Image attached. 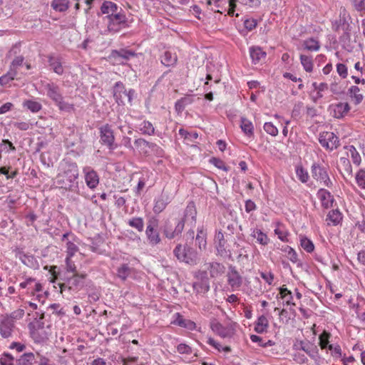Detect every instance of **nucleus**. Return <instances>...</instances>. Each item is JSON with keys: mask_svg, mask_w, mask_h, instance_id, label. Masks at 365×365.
Instances as JSON below:
<instances>
[{"mask_svg": "<svg viewBox=\"0 0 365 365\" xmlns=\"http://www.w3.org/2000/svg\"><path fill=\"white\" fill-rule=\"evenodd\" d=\"M197 211L194 202H190L187 204L183 217L175 221L167 220L163 226V232L166 238L169 240L175 239L180 236L185 226L187 223L191 227L196 223Z\"/></svg>", "mask_w": 365, "mask_h": 365, "instance_id": "nucleus-1", "label": "nucleus"}, {"mask_svg": "<svg viewBox=\"0 0 365 365\" xmlns=\"http://www.w3.org/2000/svg\"><path fill=\"white\" fill-rule=\"evenodd\" d=\"M78 168L76 163L65 162L61 165V172L56 176V182L61 188L74 190L78 187Z\"/></svg>", "mask_w": 365, "mask_h": 365, "instance_id": "nucleus-2", "label": "nucleus"}, {"mask_svg": "<svg viewBox=\"0 0 365 365\" xmlns=\"http://www.w3.org/2000/svg\"><path fill=\"white\" fill-rule=\"evenodd\" d=\"M173 254L180 262L190 265H195L200 260L197 251L187 244H178Z\"/></svg>", "mask_w": 365, "mask_h": 365, "instance_id": "nucleus-3", "label": "nucleus"}, {"mask_svg": "<svg viewBox=\"0 0 365 365\" xmlns=\"http://www.w3.org/2000/svg\"><path fill=\"white\" fill-rule=\"evenodd\" d=\"M105 19L107 21V28L110 32H118L126 26V17L120 12L116 13L115 15L107 16Z\"/></svg>", "mask_w": 365, "mask_h": 365, "instance_id": "nucleus-4", "label": "nucleus"}, {"mask_svg": "<svg viewBox=\"0 0 365 365\" xmlns=\"http://www.w3.org/2000/svg\"><path fill=\"white\" fill-rule=\"evenodd\" d=\"M100 141L103 145H106L109 150H113L117 148L115 143L113 131L108 124H106L99 128Z\"/></svg>", "mask_w": 365, "mask_h": 365, "instance_id": "nucleus-5", "label": "nucleus"}, {"mask_svg": "<svg viewBox=\"0 0 365 365\" xmlns=\"http://www.w3.org/2000/svg\"><path fill=\"white\" fill-rule=\"evenodd\" d=\"M20 48L17 45L14 46L9 51L7 56L11 58L14 56L10 66L9 70H11L16 75L19 73V68L22 66L24 63L25 58L23 55L19 54Z\"/></svg>", "mask_w": 365, "mask_h": 365, "instance_id": "nucleus-6", "label": "nucleus"}, {"mask_svg": "<svg viewBox=\"0 0 365 365\" xmlns=\"http://www.w3.org/2000/svg\"><path fill=\"white\" fill-rule=\"evenodd\" d=\"M210 328L215 333L222 338H230L235 331V324H230L227 326H223L216 319L210 322Z\"/></svg>", "mask_w": 365, "mask_h": 365, "instance_id": "nucleus-7", "label": "nucleus"}, {"mask_svg": "<svg viewBox=\"0 0 365 365\" xmlns=\"http://www.w3.org/2000/svg\"><path fill=\"white\" fill-rule=\"evenodd\" d=\"M43 319V314H41L39 320L31 322L29 324L31 336L36 342L38 343L43 341L46 338L44 331H42L43 328V323L41 322V320Z\"/></svg>", "mask_w": 365, "mask_h": 365, "instance_id": "nucleus-8", "label": "nucleus"}, {"mask_svg": "<svg viewBox=\"0 0 365 365\" xmlns=\"http://www.w3.org/2000/svg\"><path fill=\"white\" fill-rule=\"evenodd\" d=\"M312 175L317 181L320 182L324 186L328 187L331 186V181L324 167L320 166L318 164H314L312 166Z\"/></svg>", "mask_w": 365, "mask_h": 365, "instance_id": "nucleus-9", "label": "nucleus"}, {"mask_svg": "<svg viewBox=\"0 0 365 365\" xmlns=\"http://www.w3.org/2000/svg\"><path fill=\"white\" fill-rule=\"evenodd\" d=\"M319 141L322 147L330 150L336 148L339 145L338 137L332 132L320 133Z\"/></svg>", "mask_w": 365, "mask_h": 365, "instance_id": "nucleus-10", "label": "nucleus"}, {"mask_svg": "<svg viewBox=\"0 0 365 365\" xmlns=\"http://www.w3.org/2000/svg\"><path fill=\"white\" fill-rule=\"evenodd\" d=\"M196 277L200 280L193 283L192 287L194 291L197 294H205L210 289L209 280L207 277L206 271H199Z\"/></svg>", "mask_w": 365, "mask_h": 365, "instance_id": "nucleus-11", "label": "nucleus"}, {"mask_svg": "<svg viewBox=\"0 0 365 365\" xmlns=\"http://www.w3.org/2000/svg\"><path fill=\"white\" fill-rule=\"evenodd\" d=\"M227 277V283L232 291L240 289L242 284V277L234 267H230Z\"/></svg>", "mask_w": 365, "mask_h": 365, "instance_id": "nucleus-12", "label": "nucleus"}, {"mask_svg": "<svg viewBox=\"0 0 365 365\" xmlns=\"http://www.w3.org/2000/svg\"><path fill=\"white\" fill-rule=\"evenodd\" d=\"M157 223L155 220H149L145 230L148 242L151 245H156L160 242L159 232L155 229Z\"/></svg>", "mask_w": 365, "mask_h": 365, "instance_id": "nucleus-13", "label": "nucleus"}, {"mask_svg": "<svg viewBox=\"0 0 365 365\" xmlns=\"http://www.w3.org/2000/svg\"><path fill=\"white\" fill-rule=\"evenodd\" d=\"M15 328L14 321L9 317H3L0 322V335L4 339L12 337Z\"/></svg>", "mask_w": 365, "mask_h": 365, "instance_id": "nucleus-14", "label": "nucleus"}, {"mask_svg": "<svg viewBox=\"0 0 365 365\" xmlns=\"http://www.w3.org/2000/svg\"><path fill=\"white\" fill-rule=\"evenodd\" d=\"M86 277V274H73L72 277L67 279L68 289L74 291L81 289L84 286V279Z\"/></svg>", "mask_w": 365, "mask_h": 365, "instance_id": "nucleus-15", "label": "nucleus"}, {"mask_svg": "<svg viewBox=\"0 0 365 365\" xmlns=\"http://www.w3.org/2000/svg\"><path fill=\"white\" fill-rule=\"evenodd\" d=\"M329 109L334 118H341L348 113L350 110V106L348 103L340 102L331 105Z\"/></svg>", "mask_w": 365, "mask_h": 365, "instance_id": "nucleus-16", "label": "nucleus"}, {"mask_svg": "<svg viewBox=\"0 0 365 365\" xmlns=\"http://www.w3.org/2000/svg\"><path fill=\"white\" fill-rule=\"evenodd\" d=\"M85 173V181L87 186L91 189H94L99 183V178L97 173L90 167L83 168Z\"/></svg>", "mask_w": 365, "mask_h": 365, "instance_id": "nucleus-17", "label": "nucleus"}, {"mask_svg": "<svg viewBox=\"0 0 365 365\" xmlns=\"http://www.w3.org/2000/svg\"><path fill=\"white\" fill-rule=\"evenodd\" d=\"M43 88L46 91V96L50 98L54 103L58 101L62 96L60 88L53 83H43Z\"/></svg>", "mask_w": 365, "mask_h": 365, "instance_id": "nucleus-18", "label": "nucleus"}, {"mask_svg": "<svg viewBox=\"0 0 365 365\" xmlns=\"http://www.w3.org/2000/svg\"><path fill=\"white\" fill-rule=\"evenodd\" d=\"M317 195L324 208L328 209L332 207L334 199L328 190L321 188L318 190Z\"/></svg>", "mask_w": 365, "mask_h": 365, "instance_id": "nucleus-19", "label": "nucleus"}, {"mask_svg": "<svg viewBox=\"0 0 365 365\" xmlns=\"http://www.w3.org/2000/svg\"><path fill=\"white\" fill-rule=\"evenodd\" d=\"M297 346L298 349L304 351L312 358L316 359L317 356V347L309 341H301Z\"/></svg>", "mask_w": 365, "mask_h": 365, "instance_id": "nucleus-20", "label": "nucleus"}, {"mask_svg": "<svg viewBox=\"0 0 365 365\" xmlns=\"http://www.w3.org/2000/svg\"><path fill=\"white\" fill-rule=\"evenodd\" d=\"M338 169L344 178L352 176V167L349 160L346 157H341L338 163Z\"/></svg>", "mask_w": 365, "mask_h": 365, "instance_id": "nucleus-21", "label": "nucleus"}, {"mask_svg": "<svg viewBox=\"0 0 365 365\" xmlns=\"http://www.w3.org/2000/svg\"><path fill=\"white\" fill-rule=\"evenodd\" d=\"M206 4L207 9L214 11L222 14L226 11V1L224 0H207Z\"/></svg>", "mask_w": 365, "mask_h": 365, "instance_id": "nucleus-22", "label": "nucleus"}, {"mask_svg": "<svg viewBox=\"0 0 365 365\" xmlns=\"http://www.w3.org/2000/svg\"><path fill=\"white\" fill-rule=\"evenodd\" d=\"M48 64L51 68L57 73L61 75L63 73V67L62 66L61 59L58 56H48Z\"/></svg>", "mask_w": 365, "mask_h": 365, "instance_id": "nucleus-23", "label": "nucleus"}, {"mask_svg": "<svg viewBox=\"0 0 365 365\" xmlns=\"http://www.w3.org/2000/svg\"><path fill=\"white\" fill-rule=\"evenodd\" d=\"M225 243L223 233L221 231L217 232L215 236V244L218 254L221 256L226 253Z\"/></svg>", "mask_w": 365, "mask_h": 365, "instance_id": "nucleus-24", "label": "nucleus"}, {"mask_svg": "<svg viewBox=\"0 0 365 365\" xmlns=\"http://www.w3.org/2000/svg\"><path fill=\"white\" fill-rule=\"evenodd\" d=\"M250 57L254 63H257L266 57V53L259 47H251L250 48Z\"/></svg>", "mask_w": 365, "mask_h": 365, "instance_id": "nucleus-25", "label": "nucleus"}, {"mask_svg": "<svg viewBox=\"0 0 365 365\" xmlns=\"http://www.w3.org/2000/svg\"><path fill=\"white\" fill-rule=\"evenodd\" d=\"M206 269L210 270V274L212 277H217L222 274L225 271V267L218 262H211L205 264Z\"/></svg>", "mask_w": 365, "mask_h": 365, "instance_id": "nucleus-26", "label": "nucleus"}, {"mask_svg": "<svg viewBox=\"0 0 365 365\" xmlns=\"http://www.w3.org/2000/svg\"><path fill=\"white\" fill-rule=\"evenodd\" d=\"M113 96L118 103H123L125 96V88L122 83L117 82L113 89Z\"/></svg>", "mask_w": 365, "mask_h": 365, "instance_id": "nucleus-27", "label": "nucleus"}, {"mask_svg": "<svg viewBox=\"0 0 365 365\" xmlns=\"http://www.w3.org/2000/svg\"><path fill=\"white\" fill-rule=\"evenodd\" d=\"M269 326V322L267 317L264 315H262L258 317L255 325V331L257 333L262 334L267 331V329Z\"/></svg>", "mask_w": 365, "mask_h": 365, "instance_id": "nucleus-28", "label": "nucleus"}, {"mask_svg": "<svg viewBox=\"0 0 365 365\" xmlns=\"http://www.w3.org/2000/svg\"><path fill=\"white\" fill-rule=\"evenodd\" d=\"M178 58L175 53L170 51H165L161 56V63L165 66H172L175 65Z\"/></svg>", "mask_w": 365, "mask_h": 365, "instance_id": "nucleus-29", "label": "nucleus"}, {"mask_svg": "<svg viewBox=\"0 0 365 365\" xmlns=\"http://www.w3.org/2000/svg\"><path fill=\"white\" fill-rule=\"evenodd\" d=\"M168 204V197L166 195H161L155 202L153 212L157 214L160 213L165 209Z\"/></svg>", "mask_w": 365, "mask_h": 365, "instance_id": "nucleus-30", "label": "nucleus"}, {"mask_svg": "<svg viewBox=\"0 0 365 365\" xmlns=\"http://www.w3.org/2000/svg\"><path fill=\"white\" fill-rule=\"evenodd\" d=\"M207 232L203 227L197 229V234L196 236V242L200 250H205L207 245L206 241Z\"/></svg>", "mask_w": 365, "mask_h": 365, "instance_id": "nucleus-31", "label": "nucleus"}, {"mask_svg": "<svg viewBox=\"0 0 365 365\" xmlns=\"http://www.w3.org/2000/svg\"><path fill=\"white\" fill-rule=\"evenodd\" d=\"M342 219L341 212L338 210H333L329 212L327 217V222L329 225H336Z\"/></svg>", "mask_w": 365, "mask_h": 365, "instance_id": "nucleus-32", "label": "nucleus"}, {"mask_svg": "<svg viewBox=\"0 0 365 365\" xmlns=\"http://www.w3.org/2000/svg\"><path fill=\"white\" fill-rule=\"evenodd\" d=\"M101 10L103 14H106L108 16H112L118 13V6L115 4L111 1H105L101 8Z\"/></svg>", "mask_w": 365, "mask_h": 365, "instance_id": "nucleus-33", "label": "nucleus"}, {"mask_svg": "<svg viewBox=\"0 0 365 365\" xmlns=\"http://www.w3.org/2000/svg\"><path fill=\"white\" fill-rule=\"evenodd\" d=\"M240 127L242 130V131L247 135V136H252L253 135V130L254 126L250 120L247 119L245 117L241 118V124Z\"/></svg>", "mask_w": 365, "mask_h": 365, "instance_id": "nucleus-34", "label": "nucleus"}, {"mask_svg": "<svg viewBox=\"0 0 365 365\" xmlns=\"http://www.w3.org/2000/svg\"><path fill=\"white\" fill-rule=\"evenodd\" d=\"M251 235L255 238L259 244L262 245H266L268 244L269 238L265 233L262 232L261 230L254 229Z\"/></svg>", "mask_w": 365, "mask_h": 365, "instance_id": "nucleus-35", "label": "nucleus"}, {"mask_svg": "<svg viewBox=\"0 0 365 365\" xmlns=\"http://www.w3.org/2000/svg\"><path fill=\"white\" fill-rule=\"evenodd\" d=\"M69 6V1L68 0H53L51 2V7L59 12L66 11Z\"/></svg>", "mask_w": 365, "mask_h": 365, "instance_id": "nucleus-36", "label": "nucleus"}, {"mask_svg": "<svg viewBox=\"0 0 365 365\" xmlns=\"http://www.w3.org/2000/svg\"><path fill=\"white\" fill-rule=\"evenodd\" d=\"M35 356L32 353L23 354L16 361V365H33Z\"/></svg>", "mask_w": 365, "mask_h": 365, "instance_id": "nucleus-37", "label": "nucleus"}, {"mask_svg": "<svg viewBox=\"0 0 365 365\" xmlns=\"http://www.w3.org/2000/svg\"><path fill=\"white\" fill-rule=\"evenodd\" d=\"M360 89L356 86H352L349 89L351 97L354 99L355 104H359L364 98L362 94L359 93Z\"/></svg>", "mask_w": 365, "mask_h": 365, "instance_id": "nucleus-38", "label": "nucleus"}, {"mask_svg": "<svg viewBox=\"0 0 365 365\" xmlns=\"http://www.w3.org/2000/svg\"><path fill=\"white\" fill-rule=\"evenodd\" d=\"M300 61L302 66L307 72H311L313 70V61L311 56L304 54L300 55Z\"/></svg>", "mask_w": 365, "mask_h": 365, "instance_id": "nucleus-39", "label": "nucleus"}, {"mask_svg": "<svg viewBox=\"0 0 365 365\" xmlns=\"http://www.w3.org/2000/svg\"><path fill=\"white\" fill-rule=\"evenodd\" d=\"M178 317L176 319V324L179 325L180 327H185L187 329H189L190 330H192L195 328V323L192 322L189 319H185L183 317L180 315L179 314H177Z\"/></svg>", "mask_w": 365, "mask_h": 365, "instance_id": "nucleus-40", "label": "nucleus"}, {"mask_svg": "<svg viewBox=\"0 0 365 365\" xmlns=\"http://www.w3.org/2000/svg\"><path fill=\"white\" fill-rule=\"evenodd\" d=\"M350 153L354 164L359 165L361 161V156L354 145L344 147Z\"/></svg>", "mask_w": 365, "mask_h": 365, "instance_id": "nucleus-41", "label": "nucleus"}, {"mask_svg": "<svg viewBox=\"0 0 365 365\" xmlns=\"http://www.w3.org/2000/svg\"><path fill=\"white\" fill-rule=\"evenodd\" d=\"M128 224L131 227L136 229L138 232L143 231L144 222L142 217H133L128 220Z\"/></svg>", "mask_w": 365, "mask_h": 365, "instance_id": "nucleus-42", "label": "nucleus"}, {"mask_svg": "<svg viewBox=\"0 0 365 365\" xmlns=\"http://www.w3.org/2000/svg\"><path fill=\"white\" fill-rule=\"evenodd\" d=\"M23 105L32 113H37L42 108V106L40 103L32 100L25 101Z\"/></svg>", "mask_w": 365, "mask_h": 365, "instance_id": "nucleus-43", "label": "nucleus"}, {"mask_svg": "<svg viewBox=\"0 0 365 365\" xmlns=\"http://www.w3.org/2000/svg\"><path fill=\"white\" fill-rule=\"evenodd\" d=\"M55 104L58 107L59 110L62 111L71 112L74 110L73 105L64 101L63 96H61L58 101H56Z\"/></svg>", "mask_w": 365, "mask_h": 365, "instance_id": "nucleus-44", "label": "nucleus"}, {"mask_svg": "<svg viewBox=\"0 0 365 365\" xmlns=\"http://www.w3.org/2000/svg\"><path fill=\"white\" fill-rule=\"evenodd\" d=\"M131 273L130 267L124 264L118 269V277L125 281Z\"/></svg>", "mask_w": 365, "mask_h": 365, "instance_id": "nucleus-45", "label": "nucleus"}, {"mask_svg": "<svg viewBox=\"0 0 365 365\" xmlns=\"http://www.w3.org/2000/svg\"><path fill=\"white\" fill-rule=\"evenodd\" d=\"M302 247L307 252L311 253L314 250V245L312 240L306 237H302L300 239Z\"/></svg>", "mask_w": 365, "mask_h": 365, "instance_id": "nucleus-46", "label": "nucleus"}, {"mask_svg": "<svg viewBox=\"0 0 365 365\" xmlns=\"http://www.w3.org/2000/svg\"><path fill=\"white\" fill-rule=\"evenodd\" d=\"M140 130L143 134H147L149 135H153L155 132V128L153 124L150 122L146 120H144L141 123L140 125Z\"/></svg>", "mask_w": 365, "mask_h": 365, "instance_id": "nucleus-47", "label": "nucleus"}, {"mask_svg": "<svg viewBox=\"0 0 365 365\" xmlns=\"http://www.w3.org/2000/svg\"><path fill=\"white\" fill-rule=\"evenodd\" d=\"M304 48L311 51H316L319 49V42L313 38H309L304 42Z\"/></svg>", "mask_w": 365, "mask_h": 365, "instance_id": "nucleus-48", "label": "nucleus"}, {"mask_svg": "<svg viewBox=\"0 0 365 365\" xmlns=\"http://www.w3.org/2000/svg\"><path fill=\"white\" fill-rule=\"evenodd\" d=\"M16 77L17 75L13 73L11 70H9L5 75L0 77V85H6Z\"/></svg>", "mask_w": 365, "mask_h": 365, "instance_id": "nucleus-49", "label": "nucleus"}, {"mask_svg": "<svg viewBox=\"0 0 365 365\" xmlns=\"http://www.w3.org/2000/svg\"><path fill=\"white\" fill-rule=\"evenodd\" d=\"M280 294H281L282 298L287 299V300H286L287 305H290V304L295 305L294 303L292 302V292L289 290H288L287 288H281L280 289Z\"/></svg>", "mask_w": 365, "mask_h": 365, "instance_id": "nucleus-50", "label": "nucleus"}, {"mask_svg": "<svg viewBox=\"0 0 365 365\" xmlns=\"http://www.w3.org/2000/svg\"><path fill=\"white\" fill-rule=\"evenodd\" d=\"M177 351L180 354L190 355L192 354V349L186 344H180L177 346Z\"/></svg>", "mask_w": 365, "mask_h": 365, "instance_id": "nucleus-51", "label": "nucleus"}, {"mask_svg": "<svg viewBox=\"0 0 365 365\" xmlns=\"http://www.w3.org/2000/svg\"><path fill=\"white\" fill-rule=\"evenodd\" d=\"M24 315V310L22 309H18L13 312H11L10 314H7L4 316V317H9L12 321L15 322L16 320L21 319Z\"/></svg>", "mask_w": 365, "mask_h": 365, "instance_id": "nucleus-52", "label": "nucleus"}, {"mask_svg": "<svg viewBox=\"0 0 365 365\" xmlns=\"http://www.w3.org/2000/svg\"><path fill=\"white\" fill-rule=\"evenodd\" d=\"M356 181L360 187L365 189V170H360L356 173Z\"/></svg>", "mask_w": 365, "mask_h": 365, "instance_id": "nucleus-53", "label": "nucleus"}, {"mask_svg": "<svg viewBox=\"0 0 365 365\" xmlns=\"http://www.w3.org/2000/svg\"><path fill=\"white\" fill-rule=\"evenodd\" d=\"M264 130L272 136H276L278 134V129L270 122L264 123Z\"/></svg>", "mask_w": 365, "mask_h": 365, "instance_id": "nucleus-54", "label": "nucleus"}, {"mask_svg": "<svg viewBox=\"0 0 365 365\" xmlns=\"http://www.w3.org/2000/svg\"><path fill=\"white\" fill-rule=\"evenodd\" d=\"M135 145L140 151L145 153L147 148L149 147V143L143 138H139L135 140Z\"/></svg>", "mask_w": 365, "mask_h": 365, "instance_id": "nucleus-55", "label": "nucleus"}, {"mask_svg": "<svg viewBox=\"0 0 365 365\" xmlns=\"http://www.w3.org/2000/svg\"><path fill=\"white\" fill-rule=\"evenodd\" d=\"M210 163L219 169L228 171V168L225 165V163L219 158H212L210 160Z\"/></svg>", "mask_w": 365, "mask_h": 365, "instance_id": "nucleus-56", "label": "nucleus"}, {"mask_svg": "<svg viewBox=\"0 0 365 365\" xmlns=\"http://www.w3.org/2000/svg\"><path fill=\"white\" fill-rule=\"evenodd\" d=\"M115 56L120 57L123 59H129L130 57H133L135 56V53L132 51H128V50H120V51H115Z\"/></svg>", "mask_w": 365, "mask_h": 365, "instance_id": "nucleus-57", "label": "nucleus"}, {"mask_svg": "<svg viewBox=\"0 0 365 365\" xmlns=\"http://www.w3.org/2000/svg\"><path fill=\"white\" fill-rule=\"evenodd\" d=\"M66 249L67 257H73L78 251V247L77 245L71 242H68L66 243Z\"/></svg>", "mask_w": 365, "mask_h": 365, "instance_id": "nucleus-58", "label": "nucleus"}, {"mask_svg": "<svg viewBox=\"0 0 365 365\" xmlns=\"http://www.w3.org/2000/svg\"><path fill=\"white\" fill-rule=\"evenodd\" d=\"M329 336H330L329 333H328L327 331H324L319 336V345L322 349H326L327 347V345L329 344Z\"/></svg>", "mask_w": 365, "mask_h": 365, "instance_id": "nucleus-59", "label": "nucleus"}, {"mask_svg": "<svg viewBox=\"0 0 365 365\" xmlns=\"http://www.w3.org/2000/svg\"><path fill=\"white\" fill-rule=\"evenodd\" d=\"M297 175L298 178L302 182H307L309 179V175L307 172L302 168H297Z\"/></svg>", "mask_w": 365, "mask_h": 365, "instance_id": "nucleus-60", "label": "nucleus"}, {"mask_svg": "<svg viewBox=\"0 0 365 365\" xmlns=\"http://www.w3.org/2000/svg\"><path fill=\"white\" fill-rule=\"evenodd\" d=\"M188 103H189V101L187 98H181V99L178 100L175 103V106L176 111L178 113H182L184 110L185 106Z\"/></svg>", "mask_w": 365, "mask_h": 365, "instance_id": "nucleus-61", "label": "nucleus"}, {"mask_svg": "<svg viewBox=\"0 0 365 365\" xmlns=\"http://www.w3.org/2000/svg\"><path fill=\"white\" fill-rule=\"evenodd\" d=\"M14 357L9 354H4L0 359L1 365H13Z\"/></svg>", "mask_w": 365, "mask_h": 365, "instance_id": "nucleus-62", "label": "nucleus"}, {"mask_svg": "<svg viewBox=\"0 0 365 365\" xmlns=\"http://www.w3.org/2000/svg\"><path fill=\"white\" fill-rule=\"evenodd\" d=\"M336 71L342 78H346L348 76L347 67L344 63H338L336 65Z\"/></svg>", "mask_w": 365, "mask_h": 365, "instance_id": "nucleus-63", "label": "nucleus"}, {"mask_svg": "<svg viewBox=\"0 0 365 365\" xmlns=\"http://www.w3.org/2000/svg\"><path fill=\"white\" fill-rule=\"evenodd\" d=\"M286 249L288 250L287 257L293 263L298 262V255L294 249L289 246H286Z\"/></svg>", "mask_w": 365, "mask_h": 365, "instance_id": "nucleus-64", "label": "nucleus"}]
</instances>
